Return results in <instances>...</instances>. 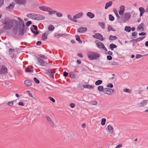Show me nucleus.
I'll list each match as a JSON object with an SVG mask.
<instances>
[{
	"label": "nucleus",
	"mask_w": 148,
	"mask_h": 148,
	"mask_svg": "<svg viewBox=\"0 0 148 148\" xmlns=\"http://www.w3.org/2000/svg\"><path fill=\"white\" fill-rule=\"evenodd\" d=\"M17 18L19 22L16 20H12L8 17L2 19L1 25L3 26V29L9 30L13 27L12 31L14 34L18 36L23 35L25 30L24 23L20 17H18Z\"/></svg>",
	"instance_id": "obj_1"
},
{
	"label": "nucleus",
	"mask_w": 148,
	"mask_h": 148,
	"mask_svg": "<svg viewBox=\"0 0 148 148\" xmlns=\"http://www.w3.org/2000/svg\"><path fill=\"white\" fill-rule=\"evenodd\" d=\"M87 56L90 60H92L96 59L100 56V54L97 53L93 52H89L87 53Z\"/></svg>",
	"instance_id": "obj_2"
},
{
	"label": "nucleus",
	"mask_w": 148,
	"mask_h": 148,
	"mask_svg": "<svg viewBox=\"0 0 148 148\" xmlns=\"http://www.w3.org/2000/svg\"><path fill=\"white\" fill-rule=\"evenodd\" d=\"M97 47L102 50H104L105 51H107V49L105 47L104 44L99 41H97L96 43Z\"/></svg>",
	"instance_id": "obj_3"
},
{
	"label": "nucleus",
	"mask_w": 148,
	"mask_h": 148,
	"mask_svg": "<svg viewBox=\"0 0 148 148\" xmlns=\"http://www.w3.org/2000/svg\"><path fill=\"white\" fill-rule=\"evenodd\" d=\"M46 73L49 77L54 78L53 74L55 73V70L53 69H49L46 71Z\"/></svg>",
	"instance_id": "obj_4"
},
{
	"label": "nucleus",
	"mask_w": 148,
	"mask_h": 148,
	"mask_svg": "<svg viewBox=\"0 0 148 148\" xmlns=\"http://www.w3.org/2000/svg\"><path fill=\"white\" fill-rule=\"evenodd\" d=\"M130 15L127 12H125L122 16V19L124 22L127 21L130 18Z\"/></svg>",
	"instance_id": "obj_5"
},
{
	"label": "nucleus",
	"mask_w": 148,
	"mask_h": 148,
	"mask_svg": "<svg viewBox=\"0 0 148 148\" xmlns=\"http://www.w3.org/2000/svg\"><path fill=\"white\" fill-rule=\"evenodd\" d=\"M92 37L101 41H103L105 40V39L103 38L102 35L99 33H96L95 35H93Z\"/></svg>",
	"instance_id": "obj_6"
},
{
	"label": "nucleus",
	"mask_w": 148,
	"mask_h": 148,
	"mask_svg": "<svg viewBox=\"0 0 148 148\" xmlns=\"http://www.w3.org/2000/svg\"><path fill=\"white\" fill-rule=\"evenodd\" d=\"M114 90L113 89L109 88H104V93L108 95H110L112 92H113Z\"/></svg>",
	"instance_id": "obj_7"
},
{
	"label": "nucleus",
	"mask_w": 148,
	"mask_h": 148,
	"mask_svg": "<svg viewBox=\"0 0 148 148\" xmlns=\"http://www.w3.org/2000/svg\"><path fill=\"white\" fill-rule=\"evenodd\" d=\"M37 60L39 63V64L42 66H46L48 65L47 62L45 61L40 58H37Z\"/></svg>",
	"instance_id": "obj_8"
},
{
	"label": "nucleus",
	"mask_w": 148,
	"mask_h": 148,
	"mask_svg": "<svg viewBox=\"0 0 148 148\" xmlns=\"http://www.w3.org/2000/svg\"><path fill=\"white\" fill-rule=\"evenodd\" d=\"M7 69L5 66H3L0 70V74H3L7 73Z\"/></svg>",
	"instance_id": "obj_9"
},
{
	"label": "nucleus",
	"mask_w": 148,
	"mask_h": 148,
	"mask_svg": "<svg viewBox=\"0 0 148 148\" xmlns=\"http://www.w3.org/2000/svg\"><path fill=\"white\" fill-rule=\"evenodd\" d=\"M46 118L47 121L51 126L53 127H55V125L50 117L48 116H46Z\"/></svg>",
	"instance_id": "obj_10"
},
{
	"label": "nucleus",
	"mask_w": 148,
	"mask_h": 148,
	"mask_svg": "<svg viewBox=\"0 0 148 148\" xmlns=\"http://www.w3.org/2000/svg\"><path fill=\"white\" fill-rule=\"evenodd\" d=\"M15 5L14 3H12L10 4V5L6 7V9L7 10L12 11L13 10V8Z\"/></svg>",
	"instance_id": "obj_11"
},
{
	"label": "nucleus",
	"mask_w": 148,
	"mask_h": 148,
	"mask_svg": "<svg viewBox=\"0 0 148 148\" xmlns=\"http://www.w3.org/2000/svg\"><path fill=\"white\" fill-rule=\"evenodd\" d=\"M148 103L147 101L146 100H143L142 101L141 103L138 104V106L141 107L144 106L146 105Z\"/></svg>",
	"instance_id": "obj_12"
},
{
	"label": "nucleus",
	"mask_w": 148,
	"mask_h": 148,
	"mask_svg": "<svg viewBox=\"0 0 148 148\" xmlns=\"http://www.w3.org/2000/svg\"><path fill=\"white\" fill-rule=\"evenodd\" d=\"M124 10V6L123 5L121 6L120 8V10L119 12V14L120 15H122L123 14Z\"/></svg>",
	"instance_id": "obj_13"
},
{
	"label": "nucleus",
	"mask_w": 148,
	"mask_h": 148,
	"mask_svg": "<svg viewBox=\"0 0 148 148\" xmlns=\"http://www.w3.org/2000/svg\"><path fill=\"white\" fill-rule=\"evenodd\" d=\"M107 128L109 133L111 134H112L114 131L113 128L110 125L108 126Z\"/></svg>",
	"instance_id": "obj_14"
},
{
	"label": "nucleus",
	"mask_w": 148,
	"mask_h": 148,
	"mask_svg": "<svg viewBox=\"0 0 148 148\" xmlns=\"http://www.w3.org/2000/svg\"><path fill=\"white\" fill-rule=\"evenodd\" d=\"M39 8L42 10L47 12L49 11V8L45 6L40 7Z\"/></svg>",
	"instance_id": "obj_15"
},
{
	"label": "nucleus",
	"mask_w": 148,
	"mask_h": 148,
	"mask_svg": "<svg viewBox=\"0 0 148 148\" xmlns=\"http://www.w3.org/2000/svg\"><path fill=\"white\" fill-rule=\"evenodd\" d=\"M82 15H83L82 12H81L79 13L75 14L73 16V18H79L81 16H82Z\"/></svg>",
	"instance_id": "obj_16"
},
{
	"label": "nucleus",
	"mask_w": 148,
	"mask_h": 148,
	"mask_svg": "<svg viewBox=\"0 0 148 148\" xmlns=\"http://www.w3.org/2000/svg\"><path fill=\"white\" fill-rule=\"evenodd\" d=\"M25 84L27 86H30L32 85V84L31 81L28 80L25 81Z\"/></svg>",
	"instance_id": "obj_17"
},
{
	"label": "nucleus",
	"mask_w": 148,
	"mask_h": 148,
	"mask_svg": "<svg viewBox=\"0 0 148 148\" xmlns=\"http://www.w3.org/2000/svg\"><path fill=\"white\" fill-rule=\"evenodd\" d=\"M38 20H44L45 17L43 16L40 14H37Z\"/></svg>",
	"instance_id": "obj_18"
},
{
	"label": "nucleus",
	"mask_w": 148,
	"mask_h": 148,
	"mask_svg": "<svg viewBox=\"0 0 148 148\" xmlns=\"http://www.w3.org/2000/svg\"><path fill=\"white\" fill-rule=\"evenodd\" d=\"M87 15L91 18H93L95 16L94 14L91 12H88L87 14Z\"/></svg>",
	"instance_id": "obj_19"
},
{
	"label": "nucleus",
	"mask_w": 148,
	"mask_h": 148,
	"mask_svg": "<svg viewBox=\"0 0 148 148\" xmlns=\"http://www.w3.org/2000/svg\"><path fill=\"white\" fill-rule=\"evenodd\" d=\"M15 2L19 5L24 4V0H15Z\"/></svg>",
	"instance_id": "obj_20"
},
{
	"label": "nucleus",
	"mask_w": 148,
	"mask_h": 148,
	"mask_svg": "<svg viewBox=\"0 0 148 148\" xmlns=\"http://www.w3.org/2000/svg\"><path fill=\"white\" fill-rule=\"evenodd\" d=\"M94 87V86H92L91 85H88V84L84 85V88H87L89 89H93Z\"/></svg>",
	"instance_id": "obj_21"
},
{
	"label": "nucleus",
	"mask_w": 148,
	"mask_h": 148,
	"mask_svg": "<svg viewBox=\"0 0 148 148\" xmlns=\"http://www.w3.org/2000/svg\"><path fill=\"white\" fill-rule=\"evenodd\" d=\"M98 90L99 92H104V88L103 86H100L98 87Z\"/></svg>",
	"instance_id": "obj_22"
},
{
	"label": "nucleus",
	"mask_w": 148,
	"mask_h": 148,
	"mask_svg": "<svg viewBox=\"0 0 148 148\" xmlns=\"http://www.w3.org/2000/svg\"><path fill=\"white\" fill-rule=\"evenodd\" d=\"M112 1H110L107 3L106 5L105 6V9H107L110 6L112 5Z\"/></svg>",
	"instance_id": "obj_23"
},
{
	"label": "nucleus",
	"mask_w": 148,
	"mask_h": 148,
	"mask_svg": "<svg viewBox=\"0 0 148 148\" xmlns=\"http://www.w3.org/2000/svg\"><path fill=\"white\" fill-rule=\"evenodd\" d=\"M49 11L47 12H49V14L50 15H52L53 14H55L57 12L56 11L52 10L50 8H49Z\"/></svg>",
	"instance_id": "obj_24"
},
{
	"label": "nucleus",
	"mask_w": 148,
	"mask_h": 148,
	"mask_svg": "<svg viewBox=\"0 0 148 148\" xmlns=\"http://www.w3.org/2000/svg\"><path fill=\"white\" fill-rule=\"evenodd\" d=\"M117 39V38L115 36L111 35L110 36L109 39L111 40H114Z\"/></svg>",
	"instance_id": "obj_25"
},
{
	"label": "nucleus",
	"mask_w": 148,
	"mask_h": 148,
	"mask_svg": "<svg viewBox=\"0 0 148 148\" xmlns=\"http://www.w3.org/2000/svg\"><path fill=\"white\" fill-rule=\"evenodd\" d=\"M75 37L76 40L78 41L79 43H82V41L81 40L80 36L78 35H76Z\"/></svg>",
	"instance_id": "obj_26"
},
{
	"label": "nucleus",
	"mask_w": 148,
	"mask_h": 148,
	"mask_svg": "<svg viewBox=\"0 0 148 148\" xmlns=\"http://www.w3.org/2000/svg\"><path fill=\"white\" fill-rule=\"evenodd\" d=\"M109 47L111 50H113L114 48L117 47V46L115 44H112L110 45Z\"/></svg>",
	"instance_id": "obj_27"
},
{
	"label": "nucleus",
	"mask_w": 148,
	"mask_h": 148,
	"mask_svg": "<svg viewBox=\"0 0 148 148\" xmlns=\"http://www.w3.org/2000/svg\"><path fill=\"white\" fill-rule=\"evenodd\" d=\"M70 75L71 76V77L73 78V79H75L76 77V75L75 74V73L73 72H71L70 74Z\"/></svg>",
	"instance_id": "obj_28"
},
{
	"label": "nucleus",
	"mask_w": 148,
	"mask_h": 148,
	"mask_svg": "<svg viewBox=\"0 0 148 148\" xmlns=\"http://www.w3.org/2000/svg\"><path fill=\"white\" fill-rule=\"evenodd\" d=\"M108 32H110L111 30L115 31L116 30L112 27L110 25H109L108 27Z\"/></svg>",
	"instance_id": "obj_29"
},
{
	"label": "nucleus",
	"mask_w": 148,
	"mask_h": 148,
	"mask_svg": "<svg viewBox=\"0 0 148 148\" xmlns=\"http://www.w3.org/2000/svg\"><path fill=\"white\" fill-rule=\"evenodd\" d=\"M48 28L49 30L52 31L53 30L54 27L53 25H51L49 26Z\"/></svg>",
	"instance_id": "obj_30"
},
{
	"label": "nucleus",
	"mask_w": 148,
	"mask_h": 148,
	"mask_svg": "<svg viewBox=\"0 0 148 148\" xmlns=\"http://www.w3.org/2000/svg\"><path fill=\"white\" fill-rule=\"evenodd\" d=\"M37 14H33L32 15V19L36 20H38Z\"/></svg>",
	"instance_id": "obj_31"
},
{
	"label": "nucleus",
	"mask_w": 148,
	"mask_h": 148,
	"mask_svg": "<svg viewBox=\"0 0 148 148\" xmlns=\"http://www.w3.org/2000/svg\"><path fill=\"white\" fill-rule=\"evenodd\" d=\"M131 29V27H130V26L128 27L127 26H126L125 27V30L126 31L128 32H130Z\"/></svg>",
	"instance_id": "obj_32"
},
{
	"label": "nucleus",
	"mask_w": 148,
	"mask_h": 148,
	"mask_svg": "<svg viewBox=\"0 0 148 148\" xmlns=\"http://www.w3.org/2000/svg\"><path fill=\"white\" fill-rule=\"evenodd\" d=\"M33 70H31L29 67H27L25 69V71L26 72H33Z\"/></svg>",
	"instance_id": "obj_33"
},
{
	"label": "nucleus",
	"mask_w": 148,
	"mask_h": 148,
	"mask_svg": "<svg viewBox=\"0 0 148 148\" xmlns=\"http://www.w3.org/2000/svg\"><path fill=\"white\" fill-rule=\"evenodd\" d=\"M99 25L103 29L105 28V23H104L99 22Z\"/></svg>",
	"instance_id": "obj_34"
},
{
	"label": "nucleus",
	"mask_w": 148,
	"mask_h": 148,
	"mask_svg": "<svg viewBox=\"0 0 148 148\" xmlns=\"http://www.w3.org/2000/svg\"><path fill=\"white\" fill-rule=\"evenodd\" d=\"M123 91L124 92H127L128 93H131L132 92V90L126 88L124 89Z\"/></svg>",
	"instance_id": "obj_35"
},
{
	"label": "nucleus",
	"mask_w": 148,
	"mask_h": 148,
	"mask_svg": "<svg viewBox=\"0 0 148 148\" xmlns=\"http://www.w3.org/2000/svg\"><path fill=\"white\" fill-rule=\"evenodd\" d=\"M144 24L143 23H141L138 26V29H143V31L144 30L143 26Z\"/></svg>",
	"instance_id": "obj_36"
},
{
	"label": "nucleus",
	"mask_w": 148,
	"mask_h": 148,
	"mask_svg": "<svg viewBox=\"0 0 148 148\" xmlns=\"http://www.w3.org/2000/svg\"><path fill=\"white\" fill-rule=\"evenodd\" d=\"M102 82V81L101 80H98L95 82L96 85H99L101 84Z\"/></svg>",
	"instance_id": "obj_37"
},
{
	"label": "nucleus",
	"mask_w": 148,
	"mask_h": 148,
	"mask_svg": "<svg viewBox=\"0 0 148 148\" xmlns=\"http://www.w3.org/2000/svg\"><path fill=\"white\" fill-rule=\"evenodd\" d=\"M14 101H15V100L13 101H9L8 102L7 105L9 106H13L14 102Z\"/></svg>",
	"instance_id": "obj_38"
},
{
	"label": "nucleus",
	"mask_w": 148,
	"mask_h": 148,
	"mask_svg": "<svg viewBox=\"0 0 148 148\" xmlns=\"http://www.w3.org/2000/svg\"><path fill=\"white\" fill-rule=\"evenodd\" d=\"M77 32L79 33H82L83 32V27H80L77 29Z\"/></svg>",
	"instance_id": "obj_39"
},
{
	"label": "nucleus",
	"mask_w": 148,
	"mask_h": 148,
	"mask_svg": "<svg viewBox=\"0 0 148 148\" xmlns=\"http://www.w3.org/2000/svg\"><path fill=\"white\" fill-rule=\"evenodd\" d=\"M106 119L105 118H103L101 119V124L102 125H105Z\"/></svg>",
	"instance_id": "obj_40"
},
{
	"label": "nucleus",
	"mask_w": 148,
	"mask_h": 148,
	"mask_svg": "<svg viewBox=\"0 0 148 148\" xmlns=\"http://www.w3.org/2000/svg\"><path fill=\"white\" fill-rule=\"evenodd\" d=\"M67 136L69 139H71L73 138V135L70 133H68L67 134Z\"/></svg>",
	"instance_id": "obj_41"
},
{
	"label": "nucleus",
	"mask_w": 148,
	"mask_h": 148,
	"mask_svg": "<svg viewBox=\"0 0 148 148\" xmlns=\"http://www.w3.org/2000/svg\"><path fill=\"white\" fill-rule=\"evenodd\" d=\"M47 39V36L45 35V34H43L42 36V39L43 40H45Z\"/></svg>",
	"instance_id": "obj_42"
},
{
	"label": "nucleus",
	"mask_w": 148,
	"mask_h": 148,
	"mask_svg": "<svg viewBox=\"0 0 148 148\" xmlns=\"http://www.w3.org/2000/svg\"><path fill=\"white\" fill-rule=\"evenodd\" d=\"M109 20L111 21H112L114 20V17L112 16L111 14H109Z\"/></svg>",
	"instance_id": "obj_43"
},
{
	"label": "nucleus",
	"mask_w": 148,
	"mask_h": 148,
	"mask_svg": "<svg viewBox=\"0 0 148 148\" xmlns=\"http://www.w3.org/2000/svg\"><path fill=\"white\" fill-rule=\"evenodd\" d=\"M91 103L92 105H95L97 104V102L95 100H93L91 102Z\"/></svg>",
	"instance_id": "obj_44"
},
{
	"label": "nucleus",
	"mask_w": 148,
	"mask_h": 148,
	"mask_svg": "<svg viewBox=\"0 0 148 148\" xmlns=\"http://www.w3.org/2000/svg\"><path fill=\"white\" fill-rule=\"evenodd\" d=\"M143 56H143V55L137 54H136V59H138V58H141Z\"/></svg>",
	"instance_id": "obj_45"
},
{
	"label": "nucleus",
	"mask_w": 148,
	"mask_h": 148,
	"mask_svg": "<svg viewBox=\"0 0 148 148\" xmlns=\"http://www.w3.org/2000/svg\"><path fill=\"white\" fill-rule=\"evenodd\" d=\"M56 16L58 17H61L62 16V14L61 13L57 12L56 13Z\"/></svg>",
	"instance_id": "obj_46"
},
{
	"label": "nucleus",
	"mask_w": 148,
	"mask_h": 148,
	"mask_svg": "<svg viewBox=\"0 0 148 148\" xmlns=\"http://www.w3.org/2000/svg\"><path fill=\"white\" fill-rule=\"evenodd\" d=\"M34 81L37 84H39L40 83V81L36 77H34Z\"/></svg>",
	"instance_id": "obj_47"
},
{
	"label": "nucleus",
	"mask_w": 148,
	"mask_h": 148,
	"mask_svg": "<svg viewBox=\"0 0 148 148\" xmlns=\"http://www.w3.org/2000/svg\"><path fill=\"white\" fill-rule=\"evenodd\" d=\"M70 114L72 116H74L76 114V113L75 112H69Z\"/></svg>",
	"instance_id": "obj_48"
},
{
	"label": "nucleus",
	"mask_w": 148,
	"mask_h": 148,
	"mask_svg": "<svg viewBox=\"0 0 148 148\" xmlns=\"http://www.w3.org/2000/svg\"><path fill=\"white\" fill-rule=\"evenodd\" d=\"M139 10L140 12L144 13L145 11L144 9L142 7H140L139 8Z\"/></svg>",
	"instance_id": "obj_49"
},
{
	"label": "nucleus",
	"mask_w": 148,
	"mask_h": 148,
	"mask_svg": "<svg viewBox=\"0 0 148 148\" xmlns=\"http://www.w3.org/2000/svg\"><path fill=\"white\" fill-rule=\"evenodd\" d=\"M111 64H112V65H113V66L117 65L119 64V63L118 62H112L111 63Z\"/></svg>",
	"instance_id": "obj_50"
},
{
	"label": "nucleus",
	"mask_w": 148,
	"mask_h": 148,
	"mask_svg": "<svg viewBox=\"0 0 148 148\" xmlns=\"http://www.w3.org/2000/svg\"><path fill=\"white\" fill-rule=\"evenodd\" d=\"M39 56L40 58H43L44 59H47V58L44 55H39Z\"/></svg>",
	"instance_id": "obj_51"
},
{
	"label": "nucleus",
	"mask_w": 148,
	"mask_h": 148,
	"mask_svg": "<svg viewBox=\"0 0 148 148\" xmlns=\"http://www.w3.org/2000/svg\"><path fill=\"white\" fill-rule=\"evenodd\" d=\"M32 23V22L30 21H29L27 22L26 25L27 26H29Z\"/></svg>",
	"instance_id": "obj_52"
},
{
	"label": "nucleus",
	"mask_w": 148,
	"mask_h": 148,
	"mask_svg": "<svg viewBox=\"0 0 148 148\" xmlns=\"http://www.w3.org/2000/svg\"><path fill=\"white\" fill-rule=\"evenodd\" d=\"M107 87L108 88H112L113 87V86L112 84H109L107 86Z\"/></svg>",
	"instance_id": "obj_53"
},
{
	"label": "nucleus",
	"mask_w": 148,
	"mask_h": 148,
	"mask_svg": "<svg viewBox=\"0 0 148 148\" xmlns=\"http://www.w3.org/2000/svg\"><path fill=\"white\" fill-rule=\"evenodd\" d=\"M49 99L53 102L54 103L55 102V100L52 97H49Z\"/></svg>",
	"instance_id": "obj_54"
},
{
	"label": "nucleus",
	"mask_w": 148,
	"mask_h": 148,
	"mask_svg": "<svg viewBox=\"0 0 148 148\" xmlns=\"http://www.w3.org/2000/svg\"><path fill=\"white\" fill-rule=\"evenodd\" d=\"M33 14H28L27 15V16L29 18H32V15Z\"/></svg>",
	"instance_id": "obj_55"
},
{
	"label": "nucleus",
	"mask_w": 148,
	"mask_h": 148,
	"mask_svg": "<svg viewBox=\"0 0 148 148\" xmlns=\"http://www.w3.org/2000/svg\"><path fill=\"white\" fill-rule=\"evenodd\" d=\"M107 59L108 60H110L112 59V58L111 56L110 55H109L107 56Z\"/></svg>",
	"instance_id": "obj_56"
},
{
	"label": "nucleus",
	"mask_w": 148,
	"mask_h": 148,
	"mask_svg": "<svg viewBox=\"0 0 148 148\" xmlns=\"http://www.w3.org/2000/svg\"><path fill=\"white\" fill-rule=\"evenodd\" d=\"M122 144H120L118 145H117L116 147L115 148H120V147H122Z\"/></svg>",
	"instance_id": "obj_57"
},
{
	"label": "nucleus",
	"mask_w": 148,
	"mask_h": 148,
	"mask_svg": "<svg viewBox=\"0 0 148 148\" xmlns=\"http://www.w3.org/2000/svg\"><path fill=\"white\" fill-rule=\"evenodd\" d=\"M63 76L64 77H66L68 75V73L66 72V71H64L63 73Z\"/></svg>",
	"instance_id": "obj_58"
},
{
	"label": "nucleus",
	"mask_w": 148,
	"mask_h": 148,
	"mask_svg": "<svg viewBox=\"0 0 148 148\" xmlns=\"http://www.w3.org/2000/svg\"><path fill=\"white\" fill-rule=\"evenodd\" d=\"M137 33L136 32H133L132 34V35L133 36H135L137 35Z\"/></svg>",
	"instance_id": "obj_59"
},
{
	"label": "nucleus",
	"mask_w": 148,
	"mask_h": 148,
	"mask_svg": "<svg viewBox=\"0 0 148 148\" xmlns=\"http://www.w3.org/2000/svg\"><path fill=\"white\" fill-rule=\"evenodd\" d=\"M144 38V37L142 38H141L140 37L139 38H137L136 39V40H137V42L138 41H139L143 39Z\"/></svg>",
	"instance_id": "obj_60"
},
{
	"label": "nucleus",
	"mask_w": 148,
	"mask_h": 148,
	"mask_svg": "<svg viewBox=\"0 0 148 148\" xmlns=\"http://www.w3.org/2000/svg\"><path fill=\"white\" fill-rule=\"evenodd\" d=\"M70 106L71 108H73L75 106V104L74 103H71L70 104Z\"/></svg>",
	"instance_id": "obj_61"
},
{
	"label": "nucleus",
	"mask_w": 148,
	"mask_h": 148,
	"mask_svg": "<svg viewBox=\"0 0 148 148\" xmlns=\"http://www.w3.org/2000/svg\"><path fill=\"white\" fill-rule=\"evenodd\" d=\"M3 0H0V7L2 5L3 3Z\"/></svg>",
	"instance_id": "obj_62"
},
{
	"label": "nucleus",
	"mask_w": 148,
	"mask_h": 148,
	"mask_svg": "<svg viewBox=\"0 0 148 148\" xmlns=\"http://www.w3.org/2000/svg\"><path fill=\"white\" fill-rule=\"evenodd\" d=\"M146 34V33L144 32H142L139 33V36L144 35Z\"/></svg>",
	"instance_id": "obj_63"
},
{
	"label": "nucleus",
	"mask_w": 148,
	"mask_h": 148,
	"mask_svg": "<svg viewBox=\"0 0 148 148\" xmlns=\"http://www.w3.org/2000/svg\"><path fill=\"white\" fill-rule=\"evenodd\" d=\"M50 33L48 31H47L46 32H45L44 34H45L46 35H47H47H49Z\"/></svg>",
	"instance_id": "obj_64"
}]
</instances>
